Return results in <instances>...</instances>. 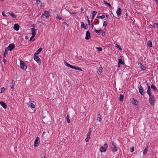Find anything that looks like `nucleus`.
Here are the masks:
<instances>
[{
    "label": "nucleus",
    "instance_id": "nucleus-1",
    "mask_svg": "<svg viewBox=\"0 0 158 158\" xmlns=\"http://www.w3.org/2000/svg\"><path fill=\"white\" fill-rule=\"evenodd\" d=\"M149 102L152 105L154 106L155 105L154 102V97L153 95L151 94L149 95Z\"/></svg>",
    "mask_w": 158,
    "mask_h": 158
},
{
    "label": "nucleus",
    "instance_id": "nucleus-2",
    "mask_svg": "<svg viewBox=\"0 0 158 158\" xmlns=\"http://www.w3.org/2000/svg\"><path fill=\"white\" fill-rule=\"evenodd\" d=\"M20 66L22 69H26L27 68L26 64L22 60L20 61Z\"/></svg>",
    "mask_w": 158,
    "mask_h": 158
},
{
    "label": "nucleus",
    "instance_id": "nucleus-3",
    "mask_svg": "<svg viewBox=\"0 0 158 158\" xmlns=\"http://www.w3.org/2000/svg\"><path fill=\"white\" fill-rule=\"evenodd\" d=\"M34 60L38 63L39 65L41 64V60L37 55L34 54Z\"/></svg>",
    "mask_w": 158,
    "mask_h": 158
},
{
    "label": "nucleus",
    "instance_id": "nucleus-4",
    "mask_svg": "<svg viewBox=\"0 0 158 158\" xmlns=\"http://www.w3.org/2000/svg\"><path fill=\"white\" fill-rule=\"evenodd\" d=\"M107 148V145L106 143L104 144L103 146H102L101 147L100 151L101 152H105L106 151Z\"/></svg>",
    "mask_w": 158,
    "mask_h": 158
},
{
    "label": "nucleus",
    "instance_id": "nucleus-5",
    "mask_svg": "<svg viewBox=\"0 0 158 158\" xmlns=\"http://www.w3.org/2000/svg\"><path fill=\"white\" fill-rule=\"evenodd\" d=\"M40 143V139L39 137H37L36 139H35L34 143V145L35 147H36L38 146V144Z\"/></svg>",
    "mask_w": 158,
    "mask_h": 158
},
{
    "label": "nucleus",
    "instance_id": "nucleus-6",
    "mask_svg": "<svg viewBox=\"0 0 158 158\" xmlns=\"http://www.w3.org/2000/svg\"><path fill=\"white\" fill-rule=\"evenodd\" d=\"M138 89H139V92L142 95H143L145 93H144V91L143 89V87L140 85L138 86Z\"/></svg>",
    "mask_w": 158,
    "mask_h": 158
},
{
    "label": "nucleus",
    "instance_id": "nucleus-7",
    "mask_svg": "<svg viewBox=\"0 0 158 158\" xmlns=\"http://www.w3.org/2000/svg\"><path fill=\"white\" fill-rule=\"evenodd\" d=\"M90 34L89 31H86V35L85 37V39L86 40H89L90 37Z\"/></svg>",
    "mask_w": 158,
    "mask_h": 158
},
{
    "label": "nucleus",
    "instance_id": "nucleus-8",
    "mask_svg": "<svg viewBox=\"0 0 158 158\" xmlns=\"http://www.w3.org/2000/svg\"><path fill=\"white\" fill-rule=\"evenodd\" d=\"M15 45L11 44H10L8 46V48H9V49H8V50H9L10 51H11L12 50L15 48Z\"/></svg>",
    "mask_w": 158,
    "mask_h": 158
},
{
    "label": "nucleus",
    "instance_id": "nucleus-9",
    "mask_svg": "<svg viewBox=\"0 0 158 158\" xmlns=\"http://www.w3.org/2000/svg\"><path fill=\"white\" fill-rule=\"evenodd\" d=\"M0 104L4 109H6L7 107V106L6 104L2 101L0 102Z\"/></svg>",
    "mask_w": 158,
    "mask_h": 158
},
{
    "label": "nucleus",
    "instance_id": "nucleus-10",
    "mask_svg": "<svg viewBox=\"0 0 158 158\" xmlns=\"http://www.w3.org/2000/svg\"><path fill=\"white\" fill-rule=\"evenodd\" d=\"M19 26L17 24H15L14 25V29L16 31H18L19 30Z\"/></svg>",
    "mask_w": 158,
    "mask_h": 158
},
{
    "label": "nucleus",
    "instance_id": "nucleus-11",
    "mask_svg": "<svg viewBox=\"0 0 158 158\" xmlns=\"http://www.w3.org/2000/svg\"><path fill=\"white\" fill-rule=\"evenodd\" d=\"M32 35L35 36L36 35V30L34 28L31 29Z\"/></svg>",
    "mask_w": 158,
    "mask_h": 158
},
{
    "label": "nucleus",
    "instance_id": "nucleus-12",
    "mask_svg": "<svg viewBox=\"0 0 158 158\" xmlns=\"http://www.w3.org/2000/svg\"><path fill=\"white\" fill-rule=\"evenodd\" d=\"M46 18H48L49 16V14L48 11H45L44 14Z\"/></svg>",
    "mask_w": 158,
    "mask_h": 158
},
{
    "label": "nucleus",
    "instance_id": "nucleus-13",
    "mask_svg": "<svg viewBox=\"0 0 158 158\" xmlns=\"http://www.w3.org/2000/svg\"><path fill=\"white\" fill-rule=\"evenodd\" d=\"M121 9L120 8H118L116 11V14L118 15H120L121 14Z\"/></svg>",
    "mask_w": 158,
    "mask_h": 158
},
{
    "label": "nucleus",
    "instance_id": "nucleus-14",
    "mask_svg": "<svg viewBox=\"0 0 158 158\" xmlns=\"http://www.w3.org/2000/svg\"><path fill=\"white\" fill-rule=\"evenodd\" d=\"M97 120L99 121V122H101L102 121L101 116L100 115V112L99 111L98 113Z\"/></svg>",
    "mask_w": 158,
    "mask_h": 158
},
{
    "label": "nucleus",
    "instance_id": "nucleus-15",
    "mask_svg": "<svg viewBox=\"0 0 158 158\" xmlns=\"http://www.w3.org/2000/svg\"><path fill=\"white\" fill-rule=\"evenodd\" d=\"M71 68L75 69L79 71H82V70L81 68L78 66H74L72 65Z\"/></svg>",
    "mask_w": 158,
    "mask_h": 158
},
{
    "label": "nucleus",
    "instance_id": "nucleus-16",
    "mask_svg": "<svg viewBox=\"0 0 158 158\" xmlns=\"http://www.w3.org/2000/svg\"><path fill=\"white\" fill-rule=\"evenodd\" d=\"M100 65V67L98 68V74H99V73H101L102 72V68L101 66V65Z\"/></svg>",
    "mask_w": 158,
    "mask_h": 158
},
{
    "label": "nucleus",
    "instance_id": "nucleus-17",
    "mask_svg": "<svg viewBox=\"0 0 158 158\" xmlns=\"http://www.w3.org/2000/svg\"><path fill=\"white\" fill-rule=\"evenodd\" d=\"M131 99L132 104H133L134 105H137L138 103V102L137 101L135 100L134 98H132Z\"/></svg>",
    "mask_w": 158,
    "mask_h": 158
},
{
    "label": "nucleus",
    "instance_id": "nucleus-18",
    "mask_svg": "<svg viewBox=\"0 0 158 158\" xmlns=\"http://www.w3.org/2000/svg\"><path fill=\"white\" fill-rule=\"evenodd\" d=\"M42 48H40L35 52V53L34 54H35L38 55L42 50Z\"/></svg>",
    "mask_w": 158,
    "mask_h": 158
},
{
    "label": "nucleus",
    "instance_id": "nucleus-19",
    "mask_svg": "<svg viewBox=\"0 0 158 158\" xmlns=\"http://www.w3.org/2000/svg\"><path fill=\"white\" fill-rule=\"evenodd\" d=\"M139 64H140V67L142 70L144 71L145 70L146 68L145 66L142 65L141 63H139Z\"/></svg>",
    "mask_w": 158,
    "mask_h": 158
},
{
    "label": "nucleus",
    "instance_id": "nucleus-20",
    "mask_svg": "<svg viewBox=\"0 0 158 158\" xmlns=\"http://www.w3.org/2000/svg\"><path fill=\"white\" fill-rule=\"evenodd\" d=\"M64 63L66 66L68 67L71 68L72 65L68 64L65 60H64Z\"/></svg>",
    "mask_w": 158,
    "mask_h": 158
},
{
    "label": "nucleus",
    "instance_id": "nucleus-21",
    "mask_svg": "<svg viewBox=\"0 0 158 158\" xmlns=\"http://www.w3.org/2000/svg\"><path fill=\"white\" fill-rule=\"evenodd\" d=\"M97 12L96 11H93L92 12V20L94 19V17L95 16L96 14L97 13Z\"/></svg>",
    "mask_w": 158,
    "mask_h": 158
},
{
    "label": "nucleus",
    "instance_id": "nucleus-22",
    "mask_svg": "<svg viewBox=\"0 0 158 158\" xmlns=\"http://www.w3.org/2000/svg\"><path fill=\"white\" fill-rule=\"evenodd\" d=\"M147 93L148 95H151V89L149 86H148V89L147 91Z\"/></svg>",
    "mask_w": 158,
    "mask_h": 158
},
{
    "label": "nucleus",
    "instance_id": "nucleus-23",
    "mask_svg": "<svg viewBox=\"0 0 158 158\" xmlns=\"http://www.w3.org/2000/svg\"><path fill=\"white\" fill-rule=\"evenodd\" d=\"M36 2H37V4L38 5L40 6H41L42 3L41 2L40 0H36Z\"/></svg>",
    "mask_w": 158,
    "mask_h": 158
},
{
    "label": "nucleus",
    "instance_id": "nucleus-24",
    "mask_svg": "<svg viewBox=\"0 0 158 158\" xmlns=\"http://www.w3.org/2000/svg\"><path fill=\"white\" fill-rule=\"evenodd\" d=\"M118 63L119 64H124V62L121 59H118Z\"/></svg>",
    "mask_w": 158,
    "mask_h": 158
},
{
    "label": "nucleus",
    "instance_id": "nucleus-25",
    "mask_svg": "<svg viewBox=\"0 0 158 158\" xmlns=\"http://www.w3.org/2000/svg\"><path fill=\"white\" fill-rule=\"evenodd\" d=\"M104 3L106 5L108 6L110 8H111V6L110 3H107L105 1H104Z\"/></svg>",
    "mask_w": 158,
    "mask_h": 158
},
{
    "label": "nucleus",
    "instance_id": "nucleus-26",
    "mask_svg": "<svg viewBox=\"0 0 158 158\" xmlns=\"http://www.w3.org/2000/svg\"><path fill=\"white\" fill-rule=\"evenodd\" d=\"M148 45L149 47L151 48L152 46V43L150 41H148Z\"/></svg>",
    "mask_w": 158,
    "mask_h": 158
},
{
    "label": "nucleus",
    "instance_id": "nucleus-27",
    "mask_svg": "<svg viewBox=\"0 0 158 158\" xmlns=\"http://www.w3.org/2000/svg\"><path fill=\"white\" fill-rule=\"evenodd\" d=\"M124 98V95L122 94H120L119 97V100L123 102V101Z\"/></svg>",
    "mask_w": 158,
    "mask_h": 158
},
{
    "label": "nucleus",
    "instance_id": "nucleus-28",
    "mask_svg": "<svg viewBox=\"0 0 158 158\" xmlns=\"http://www.w3.org/2000/svg\"><path fill=\"white\" fill-rule=\"evenodd\" d=\"M151 88L153 89L154 91H155L157 90V88L156 87L155 85L153 84H152L151 85Z\"/></svg>",
    "mask_w": 158,
    "mask_h": 158
},
{
    "label": "nucleus",
    "instance_id": "nucleus-29",
    "mask_svg": "<svg viewBox=\"0 0 158 158\" xmlns=\"http://www.w3.org/2000/svg\"><path fill=\"white\" fill-rule=\"evenodd\" d=\"M148 151V146H147V147L145 148L143 152V155L147 153Z\"/></svg>",
    "mask_w": 158,
    "mask_h": 158
},
{
    "label": "nucleus",
    "instance_id": "nucleus-30",
    "mask_svg": "<svg viewBox=\"0 0 158 158\" xmlns=\"http://www.w3.org/2000/svg\"><path fill=\"white\" fill-rule=\"evenodd\" d=\"M9 14H10L11 16L12 17H13V18H16V16L15 15H14V13L12 12H9Z\"/></svg>",
    "mask_w": 158,
    "mask_h": 158
},
{
    "label": "nucleus",
    "instance_id": "nucleus-31",
    "mask_svg": "<svg viewBox=\"0 0 158 158\" xmlns=\"http://www.w3.org/2000/svg\"><path fill=\"white\" fill-rule=\"evenodd\" d=\"M67 121L68 123H70V120L69 119V115H67L66 116Z\"/></svg>",
    "mask_w": 158,
    "mask_h": 158
},
{
    "label": "nucleus",
    "instance_id": "nucleus-32",
    "mask_svg": "<svg viewBox=\"0 0 158 158\" xmlns=\"http://www.w3.org/2000/svg\"><path fill=\"white\" fill-rule=\"evenodd\" d=\"M95 32L97 33H102V29H100L98 30H96L95 31Z\"/></svg>",
    "mask_w": 158,
    "mask_h": 158
},
{
    "label": "nucleus",
    "instance_id": "nucleus-33",
    "mask_svg": "<svg viewBox=\"0 0 158 158\" xmlns=\"http://www.w3.org/2000/svg\"><path fill=\"white\" fill-rule=\"evenodd\" d=\"M112 148V151L113 152H115L117 151L116 149V147L115 146H114V147H113Z\"/></svg>",
    "mask_w": 158,
    "mask_h": 158
},
{
    "label": "nucleus",
    "instance_id": "nucleus-34",
    "mask_svg": "<svg viewBox=\"0 0 158 158\" xmlns=\"http://www.w3.org/2000/svg\"><path fill=\"white\" fill-rule=\"evenodd\" d=\"M81 28H83L85 27V24L83 22H81Z\"/></svg>",
    "mask_w": 158,
    "mask_h": 158
},
{
    "label": "nucleus",
    "instance_id": "nucleus-35",
    "mask_svg": "<svg viewBox=\"0 0 158 158\" xmlns=\"http://www.w3.org/2000/svg\"><path fill=\"white\" fill-rule=\"evenodd\" d=\"M107 23L106 21H104L103 24V27H106L107 25Z\"/></svg>",
    "mask_w": 158,
    "mask_h": 158
},
{
    "label": "nucleus",
    "instance_id": "nucleus-36",
    "mask_svg": "<svg viewBox=\"0 0 158 158\" xmlns=\"http://www.w3.org/2000/svg\"><path fill=\"white\" fill-rule=\"evenodd\" d=\"M105 17V16L104 15H102V16H99L97 17V18L98 19H103Z\"/></svg>",
    "mask_w": 158,
    "mask_h": 158
},
{
    "label": "nucleus",
    "instance_id": "nucleus-37",
    "mask_svg": "<svg viewBox=\"0 0 158 158\" xmlns=\"http://www.w3.org/2000/svg\"><path fill=\"white\" fill-rule=\"evenodd\" d=\"M115 47H117L119 50H122L121 47L119 45H118L117 44H116L115 45Z\"/></svg>",
    "mask_w": 158,
    "mask_h": 158
},
{
    "label": "nucleus",
    "instance_id": "nucleus-38",
    "mask_svg": "<svg viewBox=\"0 0 158 158\" xmlns=\"http://www.w3.org/2000/svg\"><path fill=\"white\" fill-rule=\"evenodd\" d=\"M158 26V23H154L153 25V26L154 28H155L157 26Z\"/></svg>",
    "mask_w": 158,
    "mask_h": 158
},
{
    "label": "nucleus",
    "instance_id": "nucleus-39",
    "mask_svg": "<svg viewBox=\"0 0 158 158\" xmlns=\"http://www.w3.org/2000/svg\"><path fill=\"white\" fill-rule=\"evenodd\" d=\"M31 107L32 108H34L35 107V105L32 103H31L30 104Z\"/></svg>",
    "mask_w": 158,
    "mask_h": 158
},
{
    "label": "nucleus",
    "instance_id": "nucleus-40",
    "mask_svg": "<svg viewBox=\"0 0 158 158\" xmlns=\"http://www.w3.org/2000/svg\"><path fill=\"white\" fill-rule=\"evenodd\" d=\"M5 90V88L4 87L2 88L1 89V93L4 92Z\"/></svg>",
    "mask_w": 158,
    "mask_h": 158
},
{
    "label": "nucleus",
    "instance_id": "nucleus-41",
    "mask_svg": "<svg viewBox=\"0 0 158 158\" xmlns=\"http://www.w3.org/2000/svg\"><path fill=\"white\" fill-rule=\"evenodd\" d=\"M134 148L133 147H131L130 148V152H132L134 151Z\"/></svg>",
    "mask_w": 158,
    "mask_h": 158
},
{
    "label": "nucleus",
    "instance_id": "nucleus-42",
    "mask_svg": "<svg viewBox=\"0 0 158 158\" xmlns=\"http://www.w3.org/2000/svg\"><path fill=\"white\" fill-rule=\"evenodd\" d=\"M46 156V154L45 153L44 154H42L41 155V158H45Z\"/></svg>",
    "mask_w": 158,
    "mask_h": 158
},
{
    "label": "nucleus",
    "instance_id": "nucleus-43",
    "mask_svg": "<svg viewBox=\"0 0 158 158\" xmlns=\"http://www.w3.org/2000/svg\"><path fill=\"white\" fill-rule=\"evenodd\" d=\"M56 18L60 20H62V19L60 15H58L56 17Z\"/></svg>",
    "mask_w": 158,
    "mask_h": 158
},
{
    "label": "nucleus",
    "instance_id": "nucleus-44",
    "mask_svg": "<svg viewBox=\"0 0 158 158\" xmlns=\"http://www.w3.org/2000/svg\"><path fill=\"white\" fill-rule=\"evenodd\" d=\"M96 48L98 51H101L102 50V48L101 47H97Z\"/></svg>",
    "mask_w": 158,
    "mask_h": 158
},
{
    "label": "nucleus",
    "instance_id": "nucleus-45",
    "mask_svg": "<svg viewBox=\"0 0 158 158\" xmlns=\"http://www.w3.org/2000/svg\"><path fill=\"white\" fill-rule=\"evenodd\" d=\"M90 132H88L87 135V137L88 138H89L90 136Z\"/></svg>",
    "mask_w": 158,
    "mask_h": 158
},
{
    "label": "nucleus",
    "instance_id": "nucleus-46",
    "mask_svg": "<svg viewBox=\"0 0 158 158\" xmlns=\"http://www.w3.org/2000/svg\"><path fill=\"white\" fill-rule=\"evenodd\" d=\"M89 138H88L87 137V138L85 139V141L86 142H88L89 140Z\"/></svg>",
    "mask_w": 158,
    "mask_h": 158
},
{
    "label": "nucleus",
    "instance_id": "nucleus-47",
    "mask_svg": "<svg viewBox=\"0 0 158 158\" xmlns=\"http://www.w3.org/2000/svg\"><path fill=\"white\" fill-rule=\"evenodd\" d=\"M63 23L66 25L67 26V27H68L69 26V24H67L66 22H63Z\"/></svg>",
    "mask_w": 158,
    "mask_h": 158
},
{
    "label": "nucleus",
    "instance_id": "nucleus-48",
    "mask_svg": "<svg viewBox=\"0 0 158 158\" xmlns=\"http://www.w3.org/2000/svg\"><path fill=\"white\" fill-rule=\"evenodd\" d=\"M5 12H2V15L3 16H5V17H6V16H6V15H5Z\"/></svg>",
    "mask_w": 158,
    "mask_h": 158
},
{
    "label": "nucleus",
    "instance_id": "nucleus-49",
    "mask_svg": "<svg viewBox=\"0 0 158 158\" xmlns=\"http://www.w3.org/2000/svg\"><path fill=\"white\" fill-rule=\"evenodd\" d=\"M34 36L32 35V36L30 38V41H31V40L32 39L35 37Z\"/></svg>",
    "mask_w": 158,
    "mask_h": 158
},
{
    "label": "nucleus",
    "instance_id": "nucleus-50",
    "mask_svg": "<svg viewBox=\"0 0 158 158\" xmlns=\"http://www.w3.org/2000/svg\"><path fill=\"white\" fill-rule=\"evenodd\" d=\"M92 21H93V20H91V23H92V24H91V25L92 28H93V23H92Z\"/></svg>",
    "mask_w": 158,
    "mask_h": 158
},
{
    "label": "nucleus",
    "instance_id": "nucleus-51",
    "mask_svg": "<svg viewBox=\"0 0 158 158\" xmlns=\"http://www.w3.org/2000/svg\"><path fill=\"white\" fill-rule=\"evenodd\" d=\"M102 35L103 36L105 35V33L104 32H103L102 33Z\"/></svg>",
    "mask_w": 158,
    "mask_h": 158
},
{
    "label": "nucleus",
    "instance_id": "nucleus-52",
    "mask_svg": "<svg viewBox=\"0 0 158 158\" xmlns=\"http://www.w3.org/2000/svg\"><path fill=\"white\" fill-rule=\"evenodd\" d=\"M87 21H88V25H90V20H89V18H88V19H87Z\"/></svg>",
    "mask_w": 158,
    "mask_h": 158
},
{
    "label": "nucleus",
    "instance_id": "nucleus-53",
    "mask_svg": "<svg viewBox=\"0 0 158 158\" xmlns=\"http://www.w3.org/2000/svg\"><path fill=\"white\" fill-rule=\"evenodd\" d=\"M3 62L4 64H6V60L5 59H3Z\"/></svg>",
    "mask_w": 158,
    "mask_h": 158
},
{
    "label": "nucleus",
    "instance_id": "nucleus-54",
    "mask_svg": "<svg viewBox=\"0 0 158 158\" xmlns=\"http://www.w3.org/2000/svg\"><path fill=\"white\" fill-rule=\"evenodd\" d=\"M41 22H42V20L41 19H38V22H39L40 23H41Z\"/></svg>",
    "mask_w": 158,
    "mask_h": 158
},
{
    "label": "nucleus",
    "instance_id": "nucleus-55",
    "mask_svg": "<svg viewBox=\"0 0 158 158\" xmlns=\"http://www.w3.org/2000/svg\"><path fill=\"white\" fill-rule=\"evenodd\" d=\"M8 53L7 51H6V50H5V52H4V54H7Z\"/></svg>",
    "mask_w": 158,
    "mask_h": 158
},
{
    "label": "nucleus",
    "instance_id": "nucleus-56",
    "mask_svg": "<svg viewBox=\"0 0 158 158\" xmlns=\"http://www.w3.org/2000/svg\"><path fill=\"white\" fill-rule=\"evenodd\" d=\"M91 132V128H90L89 129V132H90V134Z\"/></svg>",
    "mask_w": 158,
    "mask_h": 158
},
{
    "label": "nucleus",
    "instance_id": "nucleus-57",
    "mask_svg": "<svg viewBox=\"0 0 158 158\" xmlns=\"http://www.w3.org/2000/svg\"><path fill=\"white\" fill-rule=\"evenodd\" d=\"M44 14H43L41 16V18H44Z\"/></svg>",
    "mask_w": 158,
    "mask_h": 158
},
{
    "label": "nucleus",
    "instance_id": "nucleus-58",
    "mask_svg": "<svg viewBox=\"0 0 158 158\" xmlns=\"http://www.w3.org/2000/svg\"><path fill=\"white\" fill-rule=\"evenodd\" d=\"M25 38L26 39H28V37L27 36H26L25 37Z\"/></svg>",
    "mask_w": 158,
    "mask_h": 158
},
{
    "label": "nucleus",
    "instance_id": "nucleus-59",
    "mask_svg": "<svg viewBox=\"0 0 158 158\" xmlns=\"http://www.w3.org/2000/svg\"><path fill=\"white\" fill-rule=\"evenodd\" d=\"M106 17L107 18H108L109 17V15H106Z\"/></svg>",
    "mask_w": 158,
    "mask_h": 158
},
{
    "label": "nucleus",
    "instance_id": "nucleus-60",
    "mask_svg": "<svg viewBox=\"0 0 158 158\" xmlns=\"http://www.w3.org/2000/svg\"><path fill=\"white\" fill-rule=\"evenodd\" d=\"M9 49V48H8V47L6 48V49H5V50H6V51H7L8 50V49Z\"/></svg>",
    "mask_w": 158,
    "mask_h": 158
},
{
    "label": "nucleus",
    "instance_id": "nucleus-61",
    "mask_svg": "<svg viewBox=\"0 0 158 158\" xmlns=\"http://www.w3.org/2000/svg\"><path fill=\"white\" fill-rule=\"evenodd\" d=\"M71 14H74V15H75L76 14V13L75 12H73V13H70Z\"/></svg>",
    "mask_w": 158,
    "mask_h": 158
},
{
    "label": "nucleus",
    "instance_id": "nucleus-62",
    "mask_svg": "<svg viewBox=\"0 0 158 158\" xmlns=\"http://www.w3.org/2000/svg\"><path fill=\"white\" fill-rule=\"evenodd\" d=\"M112 145L114 146H115V145H114V142H112Z\"/></svg>",
    "mask_w": 158,
    "mask_h": 158
},
{
    "label": "nucleus",
    "instance_id": "nucleus-63",
    "mask_svg": "<svg viewBox=\"0 0 158 158\" xmlns=\"http://www.w3.org/2000/svg\"><path fill=\"white\" fill-rule=\"evenodd\" d=\"M14 87V85L13 84V85H12V87H11V88L12 89H13Z\"/></svg>",
    "mask_w": 158,
    "mask_h": 158
},
{
    "label": "nucleus",
    "instance_id": "nucleus-64",
    "mask_svg": "<svg viewBox=\"0 0 158 158\" xmlns=\"http://www.w3.org/2000/svg\"><path fill=\"white\" fill-rule=\"evenodd\" d=\"M83 10V9L82 8H81V11H82Z\"/></svg>",
    "mask_w": 158,
    "mask_h": 158
}]
</instances>
